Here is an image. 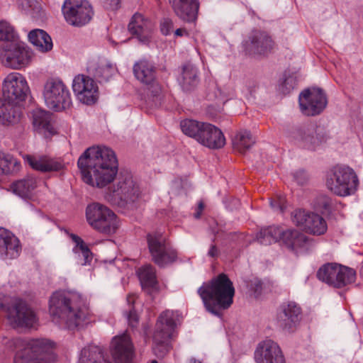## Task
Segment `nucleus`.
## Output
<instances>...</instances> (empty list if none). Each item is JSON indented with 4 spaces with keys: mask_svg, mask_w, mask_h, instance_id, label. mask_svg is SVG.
<instances>
[{
    "mask_svg": "<svg viewBox=\"0 0 363 363\" xmlns=\"http://www.w3.org/2000/svg\"><path fill=\"white\" fill-rule=\"evenodd\" d=\"M197 79V70L196 67L186 63L182 67V79L180 83L184 90H190L196 84Z\"/></svg>",
    "mask_w": 363,
    "mask_h": 363,
    "instance_id": "nucleus-36",
    "label": "nucleus"
},
{
    "mask_svg": "<svg viewBox=\"0 0 363 363\" xmlns=\"http://www.w3.org/2000/svg\"><path fill=\"white\" fill-rule=\"evenodd\" d=\"M21 252L19 240L12 233L0 228V258L15 259Z\"/></svg>",
    "mask_w": 363,
    "mask_h": 363,
    "instance_id": "nucleus-25",
    "label": "nucleus"
},
{
    "mask_svg": "<svg viewBox=\"0 0 363 363\" xmlns=\"http://www.w3.org/2000/svg\"><path fill=\"white\" fill-rule=\"evenodd\" d=\"M337 273H335L334 276V281L330 282L329 285L336 289H342V284L343 282L340 281V264H338V266H337Z\"/></svg>",
    "mask_w": 363,
    "mask_h": 363,
    "instance_id": "nucleus-50",
    "label": "nucleus"
},
{
    "mask_svg": "<svg viewBox=\"0 0 363 363\" xmlns=\"http://www.w3.org/2000/svg\"><path fill=\"white\" fill-rule=\"evenodd\" d=\"M137 299V296L135 294H130L127 296V302L128 305L131 307V308H134V303Z\"/></svg>",
    "mask_w": 363,
    "mask_h": 363,
    "instance_id": "nucleus-51",
    "label": "nucleus"
},
{
    "mask_svg": "<svg viewBox=\"0 0 363 363\" xmlns=\"http://www.w3.org/2000/svg\"><path fill=\"white\" fill-rule=\"evenodd\" d=\"M116 72V67L107 62H101L95 68L94 75L101 80H108Z\"/></svg>",
    "mask_w": 363,
    "mask_h": 363,
    "instance_id": "nucleus-40",
    "label": "nucleus"
},
{
    "mask_svg": "<svg viewBox=\"0 0 363 363\" xmlns=\"http://www.w3.org/2000/svg\"><path fill=\"white\" fill-rule=\"evenodd\" d=\"M49 312L52 321L74 329L84 323L89 315L82 297L74 293L56 291L50 299Z\"/></svg>",
    "mask_w": 363,
    "mask_h": 363,
    "instance_id": "nucleus-2",
    "label": "nucleus"
},
{
    "mask_svg": "<svg viewBox=\"0 0 363 363\" xmlns=\"http://www.w3.org/2000/svg\"><path fill=\"white\" fill-rule=\"evenodd\" d=\"M62 10L66 21L75 26L88 23L94 14L92 6L86 0H65Z\"/></svg>",
    "mask_w": 363,
    "mask_h": 363,
    "instance_id": "nucleus-15",
    "label": "nucleus"
},
{
    "mask_svg": "<svg viewBox=\"0 0 363 363\" xmlns=\"http://www.w3.org/2000/svg\"><path fill=\"white\" fill-rule=\"evenodd\" d=\"M15 349L23 347L15 354L13 363H52L56 359L55 343L47 339H33L28 342L16 338L9 342Z\"/></svg>",
    "mask_w": 363,
    "mask_h": 363,
    "instance_id": "nucleus-5",
    "label": "nucleus"
},
{
    "mask_svg": "<svg viewBox=\"0 0 363 363\" xmlns=\"http://www.w3.org/2000/svg\"><path fill=\"white\" fill-rule=\"evenodd\" d=\"M255 358L257 363H286L281 348L272 340H265L258 345Z\"/></svg>",
    "mask_w": 363,
    "mask_h": 363,
    "instance_id": "nucleus-20",
    "label": "nucleus"
},
{
    "mask_svg": "<svg viewBox=\"0 0 363 363\" xmlns=\"http://www.w3.org/2000/svg\"><path fill=\"white\" fill-rule=\"evenodd\" d=\"M111 354L116 363H130L134 348L130 337L126 333L115 337L111 342Z\"/></svg>",
    "mask_w": 363,
    "mask_h": 363,
    "instance_id": "nucleus-21",
    "label": "nucleus"
},
{
    "mask_svg": "<svg viewBox=\"0 0 363 363\" xmlns=\"http://www.w3.org/2000/svg\"><path fill=\"white\" fill-rule=\"evenodd\" d=\"M121 0H103L102 4L105 9L108 11H116L121 7Z\"/></svg>",
    "mask_w": 363,
    "mask_h": 363,
    "instance_id": "nucleus-48",
    "label": "nucleus"
},
{
    "mask_svg": "<svg viewBox=\"0 0 363 363\" xmlns=\"http://www.w3.org/2000/svg\"><path fill=\"white\" fill-rule=\"evenodd\" d=\"M43 96L47 106L55 111L68 109L72 106L69 91L60 79H50L44 86Z\"/></svg>",
    "mask_w": 363,
    "mask_h": 363,
    "instance_id": "nucleus-12",
    "label": "nucleus"
},
{
    "mask_svg": "<svg viewBox=\"0 0 363 363\" xmlns=\"http://www.w3.org/2000/svg\"><path fill=\"white\" fill-rule=\"evenodd\" d=\"M33 123L50 134L55 133V128L51 123V114L49 112L40 111L34 114Z\"/></svg>",
    "mask_w": 363,
    "mask_h": 363,
    "instance_id": "nucleus-38",
    "label": "nucleus"
},
{
    "mask_svg": "<svg viewBox=\"0 0 363 363\" xmlns=\"http://www.w3.org/2000/svg\"><path fill=\"white\" fill-rule=\"evenodd\" d=\"M70 238L75 243V246L73 248V252L75 254L82 252L84 257V262L82 264H86L90 263L93 258V255L89 247L84 242V241L78 235L75 234H71Z\"/></svg>",
    "mask_w": 363,
    "mask_h": 363,
    "instance_id": "nucleus-37",
    "label": "nucleus"
},
{
    "mask_svg": "<svg viewBox=\"0 0 363 363\" xmlns=\"http://www.w3.org/2000/svg\"><path fill=\"white\" fill-rule=\"evenodd\" d=\"M83 181L91 186L104 187L113 181L118 172L115 152L105 146L91 147L77 162Z\"/></svg>",
    "mask_w": 363,
    "mask_h": 363,
    "instance_id": "nucleus-1",
    "label": "nucleus"
},
{
    "mask_svg": "<svg viewBox=\"0 0 363 363\" xmlns=\"http://www.w3.org/2000/svg\"><path fill=\"white\" fill-rule=\"evenodd\" d=\"M243 46L247 55H267L276 48V43L268 32L255 30L251 32Z\"/></svg>",
    "mask_w": 363,
    "mask_h": 363,
    "instance_id": "nucleus-17",
    "label": "nucleus"
},
{
    "mask_svg": "<svg viewBox=\"0 0 363 363\" xmlns=\"http://www.w3.org/2000/svg\"><path fill=\"white\" fill-rule=\"evenodd\" d=\"M291 220L296 226L310 235H323L328 230L325 219L318 213L308 210L296 209L291 213Z\"/></svg>",
    "mask_w": 363,
    "mask_h": 363,
    "instance_id": "nucleus-13",
    "label": "nucleus"
},
{
    "mask_svg": "<svg viewBox=\"0 0 363 363\" xmlns=\"http://www.w3.org/2000/svg\"><path fill=\"white\" fill-rule=\"evenodd\" d=\"M32 55L31 50L27 46L11 42L3 46L0 58L4 66L18 69L29 64Z\"/></svg>",
    "mask_w": 363,
    "mask_h": 363,
    "instance_id": "nucleus-14",
    "label": "nucleus"
},
{
    "mask_svg": "<svg viewBox=\"0 0 363 363\" xmlns=\"http://www.w3.org/2000/svg\"><path fill=\"white\" fill-rule=\"evenodd\" d=\"M174 35L176 36H183L184 35H188V32L185 28H178L175 30Z\"/></svg>",
    "mask_w": 363,
    "mask_h": 363,
    "instance_id": "nucleus-53",
    "label": "nucleus"
},
{
    "mask_svg": "<svg viewBox=\"0 0 363 363\" xmlns=\"http://www.w3.org/2000/svg\"><path fill=\"white\" fill-rule=\"evenodd\" d=\"M356 271L350 267L340 264V281L342 288L354 283L356 280Z\"/></svg>",
    "mask_w": 363,
    "mask_h": 363,
    "instance_id": "nucleus-42",
    "label": "nucleus"
},
{
    "mask_svg": "<svg viewBox=\"0 0 363 363\" xmlns=\"http://www.w3.org/2000/svg\"><path fill=\"white\" fill-rule=\"evenodd\" d=\"M296 86V80L292 77H287L281 85V90L284 94H287L291 92Z\"/></svg>",
    "mask_w": 363,
    "mask_h": 363,
    "instance_id": "nucleus-46",
    "label": "nucleus"
},
{
    "mask_svg": "<svg viewBox=\"0 0 363 363\" xmlns=\"http://www.w3.org/2000/svg\"><path fill=\"white\" fill-rule=\"evenodd\" d=\"M137 275L143 289H152L157 285L156 269L151 264H146L140 267Z\"/></svg>",
    "mask_w": 363,
    "mask_h": 363,
    "instance_id": "nucleus-32",
    "label": "nucleus"
},
{
    "mask_svg": "<svg viewBox=\"0 0 363 363\" xmlns=\"http://www.w3.org/2000/svg\"><path fill=\"white\" fill-rule=\"evenodd\" d=\"M270 204L272 208H279L281 212H283L286 208V199L281 195L277 196L271 200Z\"/></svg>",
    "mask_w": 363,
    "mask_h": 363,
    "instance_id": "nucleus-47",
    "label": "nucleus"
},
{
    "mask_svg": "<svg viewBox=\"0 0 363 363\" xmlns=\"http://www.w3.org/2000/svg\"><path fill=\"white\" fill-rule=\"evenodd\" d=\"M331 199L326 195H319L313 202V208L322 213L330 209Z\"/></svg>",
    "mask_w": 363,
    "mask_h": 363,
    "instance_id": "nucleus-43",
    "label": "nucleus"
},
{
    "mask_svg": "<svg viewBox=\"0 0 363 363\" xmlns=\"http://www.w3.org/2000/svg\"><path fill=\"white\" fill-rule=\"evenodd\" d=\"M279 242L293 251L307 246L309 238L296 229H287L284 230L281 228V233Z\"/></svg>",
    "mask_w": 363,
    "mask_h": 363,
    "instance_id": "nucleus-27",
    "label": "nucleus"
},
{
    "mask_svg": "<svg viewBox=\"0 0 363 363\" xmlns=\"http://www.w3.org/2000/svg\"><path fill=\"white\" fill-rule=\"evenodd\" d=\"M35 187V180L33 178H28L12 183L9 191L22 198H27Z\"/></svg>",
    "mask_w": 363,
    "mask_h": 363,
    "instance_id": "nucleus-34",
    "label": "nucleus"
},
{
    "mask_svg": "<svg viewBox=\"0 0 363 363\" xmlns=\"http://www.w3.org/2000/svg\"><path fill=\"white\" fill-rule=\"evenodd\" d=\"M86 218L93 229L104 235H113L120 227L117 216L108 208L99 203L87 206Z\"/></svg>",
    "mask_w": 363,
    "mask_h": 363,
    "instance_id": "nucleus-9",
    "label": "nucleus"
},
{
    "mask_svg": "<svg viewBox=\"0 0 363 363\" xmlns=\"http://www.w3.org/2000/svg\"><path fill=\"white\" fill-rule=\"evenodd\" d=\"M3 99H0V123L6 125L18 122L21 116L20 102L26 100L30 91L25 77L20 73L8 74L2 85Z\"/></svg>",
    "mask_w": 363,
    "mask_h": 363,
    "instance_id": "nucleus-3",
    "label": "nucleus"
},
{
    "mask_svg": "<svg viewBox=\"0 0 363 363\" xmlns=\"http://www.w3.org/2000/svg\"><path fill=\"white\" fill-rule=\"evenodd\" d=\"M153 28L152 21L140 13H135L132 16L128 26L130 33L143 42L150 38Z\"/></svg>",
    "mask_w": 363,
    "mask_h": 363,
    "instance_id": "nucleus-26",
    "label": "nucleus"
},
{
    "mask_svg": "<svg viewBox=\"0 0 363 363\" xmlns=\"http://www.w3.org/2000/svg\"><path fill=\"white\" fill-rule=\"evenodd\" d=\"M25 159L33 169L42 172L59 171L63 168V164L61 162L47 156L36 157L26 155Z\"/></svg>",
    "mask_w": 363,
    "mask_h": 363,
    "instance_id": "nucleus-28",
    "label": "nucleus"
},
{
    "mask_svg": "<svg viewBox=\"0 0 363 363\" xmlns=\"http://www.w3.org/2000/svg\"><path fill=\"white\" fill-rule=\"evenodd\" d=\"M180 127L184 134L210 149H220L225 145L223 132L211 123L185 119L181 121Z\"/></svg>",
    "mask_w": 363,
    "mask_h": 363,
    "instance_id": "nucleus-6",
    "label": "nucleus"
},
{
    "mask_svg": "<svg viewBox=\"0 0 363 363\" xmlns=\"http://www.w3.org/2000/svg\"><path fill=\"white\" fill-rule=\"evenodd\" d=\"M179 320L177 311L166 310L160 314L153 335V352L157 357H163L171 350L170 341Z\"/></svg>",
    "mask_w": 363,
    "mask_h": 363,
    "instance_id": "nucleus-7",
    "label": "nucleus"
},
{
    "mask_svg": "<svg viewBox=\"0 0 363 363\" xmlns=\"http://www.w3.org/2000/svg\"><path fill=\"white\" fill-rule=\"evenodd\" d=\"M30 42L41 52H47L52 49L51 37L43 30L34 29L28 34Z\"/></svg>",
    "mask_w": 363,
    "mask_h": 363,
    "instance_id": "nucleus-30",
    "label": "nucleus"
},
{
    "mask_svg": "<svg viewBox=\"0 0 363 363\" xmlns=\"http://www.w3.org/2000/svg\"><path fill=\"white\" fill-rule=\"evenodd\" d=\"M255 143V139L247 130L238 132L233 139V149L242 154L246 152Z\"/></svg>",
    "mask_w": 363,
    "mask_h": 363,
    "instance_id": "nucleus-33",
    "label": "nucleus"
},
{
    "mask_svg": "<svg viewBox=\"0 0 363 363\" xmlns=\"http://www.w3.org/2000/svg\"><path fill=\"white\" fill-rule=\"evenodd\" d=\"M115 196H119L122 201L134 202L139 196L138 186L130 177L125 178L123 182H119L118 187L113 191Z\"/></svg>",
    "mask_w": 363,
    "mask_h": 363,
    "instance_id": "nucleus-29",
    "label": "nucleus"
},
{
    "mask_svg": "<svg viewBox=\"0 0 363 363\" xmlns=\"http://www.w3.org/2000/svg\"><path fill=\"white\" fill-rule=\"evenodd\" d=\"M147 363H158V362L155 359L151 360L150 362Z\"/></svg>",
    "mask_w": 363,
    "mask_h": 363,
    "instance_id": "nucleus-55",
    "label": "nucleus"
},
{
    "mask_svg": "<svg viewBox=\"0 0 363 363\" xmlns=\"http://www.w3.org/2000/svg\"><path fill=\"white\" fill-rule=\"evenodd\" d=\"M174 23L172 19L169 18H163L160 25V31L164 35H169L173 30Z\"/></svg>",
    "mask_w": 363,
    "mask_h": 363,
    "instance_id": "nucleus-45",
    "label": "nucleus"
},
{
    "mask_svg": "<svg viewBox=\"0 0 363 363\" xmlns=\"http://www.w3.org/2000/svg\"><path fill=\"white\" fill-rule=\"evenodd\" d=\"M127 319L129 325L132 328L136 327L138 324V315L134 308L129 310L128 313H127Z\"/></svg>",
    "mask_w": 363,
    "mask_h": 363,
    "instance_id": "nucleus-49",
    "label": "nucleus"
},
{
    "mask_svg": "<svg viewBox=\"0 0 363 363\" xmlns=\"http://www.w3.org/2000/svg\"><path fill=\"white\" fill-rule=\"evenodd\" d=\"M302 311L295 302H289L281 306L278 315L279 325L288 332H293L300 323Z\"/></svg>",
    "mask_w": 363,
    "mask_h": 363,
    "instance_id": "nucleus-22",
    "label": "nucleus"
},
{
    "mask_svg": "<svg viewBox=\"0 0 363 363\" xmlns=\"http://www.w3.org/2000/svg\"><path fill=\"white\" fill-rule=\"evenodd\" d=\"M327 105L325 94L320 89H307L299 96V106L301 112L306 116L320 114Z\"/></svg>",
    "mask_w": 363,
    "mask_h": 363,
    "instance_id": "nucleus-16",
    "label": "nucleus"
},
{
    "mask_svg": "<svg viewBox=\"0 0 363 363\" xmlns=\"http://www.w3.org/2000/svg\"><path fill=\"white\" fill-rule=\"evenodd\" d=\"M191 363H201V362H198V361H196V360H195V359H194V360L191 361Z\"/></svg>",
    "mask_w": 363,
    "mask_h": 363,
    "instance_id": "nucleus-56",
    "label": "nucleus"
},
{
    "mask_svg": "<svg viewBox=\"0 0 363 363\" xmlns=\"http://www.w3.org/2000/svg\"><path fill=\"white\" fill-rule=\"evenodd\" d=\"M325 184L335 195L347 196L356 192L359 179L352 168L347 166H335L327 172Z\"/></svg>",
    "mask_w": 363,
    "mask_h": 363,
    "instance_id": "nucleus-8",
    "label": "nucleus"
},
{
    "mask_svg": "<svg viewBox=\"0 0 363 363\" xmlns=\"http://www.w3.org/2000/svg\"><path fill=\"white\" fill-rule=\"evenodd\" d=\"M171 7L180 19L186 22H194L200 8L199 0H169Z\"/></svg>",
    "mask_w": 363,
    "mask_h": 363,
    "instance_id": "nucleus-24",
    "label": "nucleus"
},
{
    "mask_svg": "<svg viewBox=\"0 0 363 363\" xmlns=\"http://www.w3.org/2000/svg\"><path fill=\"white\" fill-rule=\"evenodd\" d=\"M133 74L141 83L150 86L153 96H157L162 91L161 86L156 82V67L147 60H140L133 65Z\"/></svg>",
    "mask_w": 363,
    "mask_h": 363,
    "instance_id": "nucleus-19",
    "label": "nucleus"
},
{
    "mask_svg": "<svg viewBox=\"0 0 363 363\" xmlns=\"http://www.w3.org/2000/svg\"><path fill=\"white\" fill-rule=\"evenodd\" d=\"M337 263H327L323 265L317 272V278L329 285L330 282L334 281L335 273H337Z\"/></svg>",
    "mask_w": 363,
    "mask_h": 363,
    "instance_id": "nucleus-39",
    "label": "nucleus"
},
{
    "mask_svg": "<svg viewBox=\"0 0 363 363\" xmlns=\"http://www.w3.org/2000/svg\"><path fill=\"white\" fill-rule=\"evenodd\" d=\"M10 325L14 328H32L37 322L35 312L21 298H15L6 306L1 304Z\"/></svg>",
    "mask_w": 363,
    "mask_h": 363,
    "instance_id": "nucleus-10",
    "label": "nucleus"
},
{
    "mask_svg": "<svg viewBox=\"0 0 363 363\" xmlns=\"http://www.w3.org/2000/svg\"><path fill=\"white\" fill-rule=\"evenodd\" d=\"M203 208H204L203 203L202 202H200L199 203V206H198V211H197V213L196 214V218H199L200 217V215H201L202 211L203 210Z\"/></svg>",
    "mask_w": 363,
    "mask_h": 363,
    "instance_id": "nucleus-54",
    "label": "nucleus"
},
{
    "mask_svg": "<svg viewBox=\"0 0 363 363\" xmlns=\"http://www.w3.org/2000/svg\"><path fill=\"white\" fill-rule=\"evenodd\" d=\"M281 233V227L269 226L260 230L257 235V239L260 244L267 245L279 242Z\"/></svg>",
    "mask_w": 363,
    "mask_h": 363,
    "instance_id": "nucleus-35",
    "label": "nucleus"
},
{
    "mask_svg": "<svg viewBox=\"0 0 363 363\" xmlns=\"http://www.w3.org/2000/svg\"><path fill=\"white\" fill-rule=\"evenodd\" d=\"M147 241L152 260L158 267H164L177 261V250L161 234H148Z\"/></svg>",
    "mask_w": 363,
    "mask_h": 363,
    "instance_id": "nucleus-11",
    "label": "nucleus"
},
{
    "mask_svg": "<svg viewBox=\"0 0 363 363\" xmlns=\"http://www.w3.org/2000/svg\"><path fill=\"white\" fill-rule=\"evenodd\" d=\"M79 362V363H111L106 357L100 347L93 345H89L82 349Z\"/></svg>",
    "mask_w": 363,
    "mask_h": 363,
    "instance_id": "nucleus-31",
    "label": "nucleus"
},
{
    "mask_svg": "<svg viewBox=\"0 0 363 363\" xmlns=\"http://www.w3.org/2000/svg\"><path fill=\"white\" fill-rule=\"evenodd\" d=\"M15 38L13 27L6 21L0 22V40L12 41Z\"/></svg>",
    "mask_w": 363,
    "mask_h": 363,
    "instance_id": "nucleus-44",
    "label": "nucleus"
},
{
    "mask_svg": "<svg viewBox=\"0 0 363 363\" xmlns=\"http://www.w3.org/2000/svg\"><path fill=\"white\" fill-rule=\"evenodd\" d=\"M315 125L308 123L293 129L289 132V138L295 145L306 149H314L316 138Z\"/></svg>",
    "mask_w": 363,
    "mask_h": 363,
    "instance_id": "nucleus-23",
    "label": "nucleus"
},
{
    "mask_svg": "<svg viewBox=\"0 0 363 363\" xmlns=\"http://www.w3.org/2000/svg\"><path fill=\"white\" fill-rule=\"evenodd\" d=\"M208 255L212 257H217L218 255V250L215 245H212L208 251Z\"/></svg>",
    "mask_w": 363,
    "mask_h": 363,
    "instance_id": "nucleus-52",
    "label": "nucleus"
},
{
    "mask_svg": "<svg viewBox=\"0 0 363 363\" xmlns=\"http://www.w3.org/2000/svg\"><path fill=\"white\" fill-rule=\"evenodd\" d=\"M72 88L77 98L83 104L91 105L98 99V86L96 82L88 76H76L73 80Z\"/></svg>",
    "mask_w": 363,
    "mask_h": 363,
    "instance_id": "nucleus-18",
    "label": "nucleus"
},
{
    "mask_svg": "<svg viewBox=\"0 0 363 363\" xmlns=\"http://www.w3.org/2000/svg\"><path fill=\"white\" fill-rule=\"evenodd\" d=\"M19 164L16 159L9 154L0 152V171L3 174H9Z\"/></svg>",
    "mask_w": 363,
    "mask_h": 363,
    "instance_id": "nucleus-41",
    "label": "nucleus"
},
{
    "mask_svg": "<svg viewBox=\"0 0 363 363\" xmlns=\"http://www.w3.org/2000/svg\"><path fill=\"white\" fill-rule=\"evenodd\" d=\"M198 294L207 311L219 315L220 310L227 309L232 305L235 289L228 277L221 273L210 281L203 283L198 289Z\"/></svg>",
    "mask_w": 363,
    "mask_h": 363,
    "instance_id": "nucleus-4",
    "label": "nucleus"
}]
</instances>
